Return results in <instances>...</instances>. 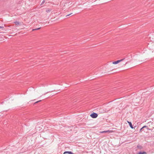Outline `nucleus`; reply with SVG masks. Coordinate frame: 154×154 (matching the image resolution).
Here are the masks:
<instances>
[{
	"label": "nucleus",
	"mask_w": 154,
	"mask_h": 154,
	"mask_svg": "<svg viewBox=\"0 0 154 154\" xmlns=\"http://www.w3.org/2000/svg\"><path fill=\"white\" fill-rule=\"evenodd\" d=\"M72 4L71 2H67L64 4L63 8V9H65L66 8H68L70 5Z\"/></svg>",
	"instance_id": "obj_1"
},
{
	"label": "nucleus",
	"mask_w": 154,
	"mask_h": 154,
	"mask_svg": "<svg viewBox=\"0 0 154 154\" xmlns=\"http://www.w3.org/2000/svg\"><path fill=\"white\" fill-rule=\"evenodd\" d=\"M90 116L93 118H95L97 117L98 115L96 113L93 112L91 114Z\"/></svg>",
	"instance_id": "obj_2"
},
{
	"label": "nucleus",
	"mask_w": 154,
	"mask_h": 154,
	"mask_svg": "<svg viewBox=\"0 0 154 154\" xmlns=\"http://www.w3.org/2000/svg\"><path fill=\"white\" fill-rule=\"evenodd\" d=\"M125 59V58H123V59H122L119 60H118L116 61H114V62H113L112 63L113 64H118L120 62L123 61Z\"/></svg>",
	"instance_id": "obj_3"
},
{
	"label": "nucleus",
	"mask_w": 154,
	"mask_h": 154,
	"mask_svg": "<svg viewBox=\"0 0 154 154\" xmlns=\"http://www.w3.org/2000/svg\"><path fill=\"white\" fill-rule=\"evenodd\" d=\"M127 122L128 123L131 128L132 129H133V128H135V127H133V125L132 124L131 122H130L128 121H127Z\"/></svg>",
	"instance_id": "obj_4"
},
{
	"label": "nucleus",
	"mask_w": 154,
	"mask_h": 154,
	"mask_svg": "<svg viewBox=\"0 0 154 154\" xmlns=\"http://www.w3.org/2000/svg\"><path fill=\"white\" fill-rule=\"evenodd\" d=\"M65 153H68L69 154H74L73 153H72V152L71 151H65V152L63 154H65Z\"/></svg>",
	"instance_id": "obj_5"
},
{
	"label": "nucleus",
	"mask_w": 154,
	"mask_h": 154,
	"mask_svg": "<svg viewBox=\"0 0 154 154\" xmlns=\"http://www.w3.org/2000/svg\"><path fill=\"white\" fill-rule=\"evenodd\" d=\"M145 128H146L147 129H148V126H143V127L140 130V131H142V130L143 129Z\"/></svg>",
	"instance_id": "obj_6"
},
{
	"label": "nucleus",
	"mask_w": 154,
	"mask_h": 154,
	"mask_svg": "<svg viewBox=\"0 0 154 154\" xmlns=\"http://www.w3.org/2000/svg\"><path fill=\"white\" fill-rule=\"evenodd\" d=\"M138 154H147V153L146 152L144 151L140 152L138 153Z\"/></svg>",
	"instance_id": "obj_7"
},
{
	"label": "nucleus",
	"mask_w": 154,
	"mask_h": 154,
	"mask_svg": "<svg viewBox=\"0 0 154 154\" xmlns=\"http://www.w3.org/2000/svg\"><path fill=\"white\" fill-rule=\"evenodd\" d=\"M14 23L16 25L18 26L20 25V23L18 21H15L14 22Z\"/></svg>",
	"instance_id": "obj_8"
},
{
	"label": "nucleus",
	"mask_w": 154,
	"mask_h": 154,
	"mask_svg": "<svg viewBox=\"0 0 154 154\" xmlns=\"http://www.w3.org/2000/svg\"><path fill=\"white\" fill-rule=\"evenodd\" d=\"M137 147L138 148L140 149H142L143 148L142 146L141 145L139 144L137 145Z\"/></svg>",
	"instance_id": "obj_9"
},
{
	"label": "nucleus",
	"mask_w": 154,
	"mask_h": 154,
	"mask_svg": "<svg viewBox=\"0 0 154 154\" xmlns=\"http://www.w3.org/2000/svg\"><path fill=\"white\" fill-rule=\"evenodd\" d=\"M40 28H41L40 27V28H38L33 29L32 30L33 31H34V30H38V29H40Z\"/></svg>",
	"instance_id": "obj_10"
},
{
	"label": "nucleus",
	"mask_w": 154,
	"mask_h": 154,
	"mask_svg": "<svg viewBox=\"0 0 154 154\" xmlns=\"http://www.w3.org/2000/svg\"><path fill=\"white\" fill-rule=\"evenodd\" d=\"M45 2V0H43L41 3V5L43 4Z\"/></svg>",
	"instance_id": "obj_11"
},
{
	"label": "nucleus",
	"mask_w": 154,
	"mask_h": 154,
	"mask_svg": "<svg viewBox=\"0 0 154 154\" xmlns=\"http://www.w3.org/2000/svg\"><path fill=\"white\" fill-rule=\"evenodd\" d=\"M108 131H102L101 132V133H106L107 132H108Z\"/></svg>",
	"instance_id": "obj_12"
},
{
	"label": "nucleus",
	"mask_w": 154,
	"mask_h": 154,
	"mask_svg": "<svg viewBox=\"0 0 154 154\" xmlns=\"http://www.w3.org/2000/svg\"><path fill=\"white\" fill-rule=\"evenodd\" d=\"M72 14V13H71V14H68V15H66V16H69V15H71V14Z\"/></svg>",
	"instance_id": "obj_13"
},
{
	"label": "nucleus",
	"mask_w": 154,
	"mask_h": 154,
	"mask_svg": "<svg viewBox=\"0 0 154 154\" xmlns=\"http://www.w3.org/2000/svg\"><path fill=\"white\" fill-rule=\"evenodd\" d=\"M48 11H48L46 10V11L47 12H48V11Z\"/></svg>",
	"instance_id": "obj_14"
},
{
	"label": "nucleus",
	"mask_w": 154,
	"mask_h": 154,
	"mask_svg": "<svg viewBox=\"0 0 154 154\" xmlns=\"http://www.w3.org/2000/svg\"><path fill=\"white\" fill-rule=\"evenodd\" d=\"M41 101V100H39V101L36 102V103H38V102H39V101Z\"/></svg>",
	"instance_id": "obj_15"
},
{
	"label": "nucleus",
	"mask_w": 154,
	"mask_h": 154,
	"mask_svg": "<svg viewBox=\"0 0 154 154\" xmlns=\"http://www.w3.org/2000/svg\"><path fill=\"white\" fill-rule=\"evenodd\" d=\"M2 27H2V26H0V28H2Z\"/></svg>",
	"instance_id": "obj_16"
}]
</instances>
